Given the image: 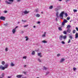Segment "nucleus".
<instances>
[{
    "mask_svg": "<svg viewBox=\"0 0 78 78\" xmlns=\"http://www.w3.org/2000/svg\"><path fill=\"white\" fill-rule=\"evenodd\" d=\"M36 16V17H40V15L39 14H37Z\"/></svg>",
    "mask_w": 78,
    "mask_h": 78,
    "instance_id": "4be33fe9",
    "label": "nucleus"
},
{
    "mask_svg": "<svg viewBox=\"0 0 78 78\" xmlns=\"http://www.w3.org/2000/svg\"><path fill=\"white\" fill-rule=\"evenodd\" d=\"M57 56L58 57L59 56H60V54H58L57 55Z\"/></svg>",
    "mask_w": 78,
    "mask_h": 78,
    "instance_id": "79ce46f5",
    "label": "nucleus"
},
{
    "mask_svg": "<svg viewBox=\"0 0 78 78\" xmlns=\"http://www.w3.org/2000/svg\"><path fill=\"white\" fill-rule=\"evenodd\" d=\"M26 66H27V65H25L24 66V67H26Z\"/></svg>",
    "mask_w": 78,
    "mask_h": 78,
    "instance_id": "6e6d98bb",
    "label": "nucleus"
},
{
    "mask_svg": "<svg viewBox=\"0 0 78 78\" xmlns=\"http://www.w3.org/2000/svg\"><path fill=\"white\" fill-rule=\"evenodd\" d=\"M58 29L59 31H62V29L61 27H58Z\"/></svg>",
    "mask_w": 78,
    "mask_h": 78,
    "instance_id": "a211bd4d",
    "label": "nucleus"
},
{
    "mask_svg": "<svg viewBox=\"0 0 78 78\" xmlns=\"http://www.w3.org/2000/svg\"><path fill=\"white\" fill-rule=\"evenodd\" d=\"M69 19H70V17H69Z\"/></svg>",
    "mask_w": 78,
    "mask_h": 78,
    "instance_id": "680f3d73",
    "label": "nucleus"
},
{
    "mask_svg": "<svg viewBox=\"0 0 78 78\" xmlns=\"http://www.w3.org/2000/svg\"><path fill=\"white\" fill-rule=\"evenodd\" d=\"M34 28H36V26H34Z\"/></svg>",
    "mask_w": 78,
    "mask_h": 78,
    "instance_id": "13d9d810",
    "label": "nucleus"
},
{
    "mask_svg": "<svg viewBox=\"0 0 78 78\" xmlns=\"http://www.w3.org/2000/svg\"><path fill=\"white\" fill-rule=\"evenodd\" d=\"M21 33H24V31H22Z\"/></svg>",
    "mask_w": 78,
    "mask_h": 78,
    "instance_id": "864d4df0",
    "label": "nucleus"
},
{
    "mask_svg": "<svg viewBox=\"0 0 78 78\" xmlns=\"http://www.w3.org/2000/svg\"><path fill=\"white\" fill-rule=\"evenodd\" d=\"M41 14H43V12H41Z\"/></svg>",
    "mask_w": 78,
    "mask_h": 78,
    "instance_id": "0e129e2a",
    "label": "nucleus"
},
{
    "mask_svg": "<svg viewBox=\"0 0 78 78\" xmlns=\"http://www.w3.org/2000/svg\"><path fill=\"white\" fill-rule=\"evenodd\" d=\"M25 38H26V41H27L28 40V36H26L25 37Z\"/></svg>",
    "mask_w": 78,
    "mask_h": 78,
    "instance_id": "5701e85b",
    "label": "nucleus"
},
{
    "mask_svg": "<svg viewBox=\"0 0 78 78\" xmlns=\"http://www.w3.org/2000/svg\"><path fill=\"white\" fill-rule=\"evenodd\" d=\"M5 50L6 51H7L8 50V48H6Z\"/></svg>",
    "mask_w": 78,
    "mask_h": 78,
    "instance_id": "f704fd0d",
    "label": "nucleus"
},
{
    "mask_svg": "<svg viewBox=\"0 0 78 78\" xmlns=\"http://www.w3.org/2000/svg\"><path fill=\"white\" fill-rule=\"evenodd\" d=\"M73 11H74V12H77V10L74 9L73 10Z\"/></svg>",
    "mask_w": 78,
    "mask_h": 78,
    "instance_id": "473e14b6",
    "label": "nucleus"
},
{
    "mask_svg": "<svg viewBox=\"0 0 78 78\" xmlns=\"http://www.w3.org/2000/svg\"><path fill=\"white\" fill-rule=\"evenodd\" d=\"M42 55V53H38V56H40L41 58L42 57V55Z\"/></svg>",
    "mask_w": 78,
    "mask_h": 78,
    "instance_id": "9b49d317",
    "label": "nucleus"
},
{
    "mask_svg": "<svg viewBox=\"0 0 78 78\" xmlns=\"http://www.w3.org/2000/svg\"><path fill=\"white\" fill-rule=\"evenodd\" d=\"M46 32H44V34H43V35H42V37H45L46 36V35H45V34H46Z\"/></svg>",
    "mask_w": 78,
    "mask_h": 78,
    "instance_id": "9d476101",
    "label": "nucleus"
},
{
    "mask_svg": "<svg viewBox=\"0 0 78 78\" xmlns=\"http://www.w3.org/2000/svg\"><path fill=\"white\" fill-rule=\"evenodd\" d=\"M5 19H6V18L3 16H2L0 17V19L2 20H5Z\"/></svg>",
    "mask_w": 78,
    "mask_h": 78,
    "instance_id": "20e7f679",
    "label": "nucleus"
},
{
    "mask_svg": "<svg viewBox=\"0 0 78 78\" xmlns=\"http://www.w3.org/2000/svg\"><path fill=\"white\" fill-rule=\"evenodd\" d=\"M11 66H14V64L13 62L11 63Z\"/></svg>",
    "mask_w": 78,
    "mask_h": 78,
    "instance_id": "a878e982",
    "label": "nucleus"
},
{
    "mask_svg": "<svg viewBox=\"0 0 78 78\" xmlns=\"http://www.w3.org/2000/svg\"><path fill=\"white\" fill-rule=\"evenodd\" d=\"M17 28H18V26H16L14 29L16 30Z\"/></svg>",
    "mask_w": 78,
    "mask_h": 78,
    "instance_id": "3c124183",
    "label": "nucleus"
},
{
    "mask_svg": "<svg viewBox=\"0 0 78 78\" xmlns=\"http://www.w3.org/2000/svg\"><path fill=\"white\" fill-rule=\"evenodd\" d=\"M23 58L26 59L27 58V56H25L23 57Z\"/></svg>",
    "mask_w": 78,
    "mask_h": 78,
    "instance_id": "58836bf2",
    "label": "nucleus"
},
{
    "mask_svg": "<svg viewBox=\"0 0 78 78\" xmlns=\"http://www.w3.org/2000/svg\"><path fill=\"white\" fill-rule=\"evenodd\" d=\"M0 70H5V67L2 65H0Z\"/></svg>",
    "mask_w": 78,
    "mask_h": 78,
    "instance_id": "7ed1b4c3",
    "label": "nucleus"
},
{
    "mask_svg": "<svg viewBox=\"0 0 78 78\" xmlns=\"http://www.w3.org/2000/svg\"><path fill=\"white\" fill-rule=\"evenodd\" d=\"M53 8V6H51L49 7V9H52Z\"/></svg>",
    "mask_w": 78,
    "mask_h": 78,
    "instance_id": "4c0bfd02",
    "label": "nucleus"
},
{
    "mask_svg": "<svg viewBox=\"0 0 78 78\" xmlns=\"http://www.w3.org/2000/svg\"><path fill=\"white\" fill-rule=\"evenodd\" d=\"M28 25H25L24 26V27L25 28L26 27H28Z\"/></svg>",
    "mask_w": 78,
    "mask_h": 78,
    "instance_id": "a19ab883",
    "label": "nucleus"
},
{
    "mask_svg": "<svg viewBox=\"0 0 78 78\" xmlns=\"http://www.w3.org/2000/svg\"><path fill=\"white\" fill-rule=\"evenodd\" d=\"M65 24V23L64 21H63L62 23V25H64Z\"/></svg>",
    "mask_w": 78,
    "mask_h": 78,
    "instance_id": "e433bc0d",
    "label": "nucleus"
},
{
    "mask_svg": "<svg viewBox=\"0 0 78 78\" xmlns=\"http://www.w3.org/2000/svg\"><path fill=\"white\" fill-rule=\"evenodd\" d=\"M66 38L67 36L66 35L63 36V39H66Z\"/></svg>",
    "mask_w": 78,
    "mask_h": 78,
    "instance_id": "dca6fc26",
    "label": "nucleus"
},
{
    "mask_svg": "<svg viewBox=\"0 0 78 78\" xmlns=\"http://www.w3.org/2000/svg\"><path fill=\"white\" fill-rule=\"evenodd\" d=\"M20 23V22H18V24H19V23Z\"/></svg>",
    "mask_w": 78,
    "mask_h": 78,
    "instance_id": "052dcab7",
    "label": "nucleus"
},
{
    "mask_svg": "<svg viewBox=\"0 0 78 78\" xmlns=\"http://www.w3.org/2000/svg\"><path fill=\"white\" fill-rule=\"evenodd\" d=\"M70 40H69V43H70Z\"/></svg>",
    "mask_w": 78,
    "mask_h": 78,
    "instance_id": "5fc2aeb1",
    "label": "nucleus"
},
{
    "mask_svg": "<svg viewBox=\"0 0 78 78\" xmlns=\"http://www.w3.org/2000/svg\"><path fill=\"white\" fill-rule=\"evenodd\" d=\"M38 61H39V62H41V59L39 58H38Z\"/></svg>",
    "mask_w": 78,
    "mask_h": 78,
    "instance_id": "bb28decb",
    "label": "nucleus"
},
{
    "mask_svg": "<svg viewBox=\"0 0 78 78\" xmlns=\"http://www.w3.org/2000/svg\"><path fill=\"white\" fill-rule=\"evenodd\" d=\"M73 69L74 71H75V70H76V68H73Z\"/></svg>",
    "mask_w": 78,
    "mask_h": 78,
    "instance_id": "ea45409f",
    "label": "nucleus"
},
{
    "mask_svg": "<svg viewBox=\"0 0 78 78\" xmlns=\"http://www.w3.org/2000/svg\"><path fill=\"white\" fill-rule=\"evenodd\" d=\"M2 76V77H0V78H3V77H4V76H5V73H2L1 75Z\"/></svg>",
    "mask_w": 78,
    "mask_h": 78,
    "instance_id": "ddd939ff",
    "label": "nucleus"
},
{
    "mask_svg": "<svg viewBox=\"0 0 78 78\" xmlns=\"http://www.w3.org/2000/svg\"><path fill=\"white\" fill-rule=\"evenodd\" d=\"M41 42H42L43 43H47V41L44 40V41H42Z\"/></svg>",
    "mask_w": 78,
    "mask_h": 78,
    "instance_id": "6ab92c4d",
    "label": "nucleus"
},
{
    "mask_svg": "<svg viewBox=\"0 0 78 78\" xmlns=\"http://www.w3.org/2000/svg\"><path fill=\"white\" fill-rule=\"evenodd\" d=\"M41 23V22L40 21H38L37 23L38 24H39V23Z\"/></svg>",
    "mask_w": 78,
    "mask_h": 78,
    "instance_id": "de8ad7c7",
    "label": "nucleus"
},
{
    "mask_svg": "<svg viewBox=\"0 0 78 78\" xmlns=\"http://www.w3.org/2000/svg\"><path fill=\"white\" fill-rule=\"evenodd\" d=\"M58 12H57L56 13V16H57V17H58Z\"/></svg>",
    "mask_w": 78,
    "mask_h": 78,
    "instance_id": "7c9ffc66",
    "label": "nucleus"
},
{
    "mask_svg": "<svg viewBox=\"0 0 78 78\" xmlns=\"http://www.w3.org/2000/svg\"><path fill=\"white\" fill-rule=\"evenodd\" d=\"M16 1L17 2H20L21 1V0H16Z\"/></svg>",
    "mask_w": 78,
    "mask_h": 78,
    "instance_id": "c03bdc74",
    "label": "nucleus"
},
{
    "mask_svg": "<svg viewBox=\"0 0 78 78\" xmlns=\"http://www.w3.org/2000/svg\"><path fill=\"white\" fill-rule=\"evenodd\" d=\"M34 54H35V52H34V51H32V55H34Z\"/></svg>",
    "mask_w": 78,
    "mask_h": 78,
    "instance_id": "393cba45",
    "label": "nucleus"
},
{
    "mask_svg": "<svg viewBox=\"0 0 78 78\" xmlns=\"http://www.w3.org/2000/svg\"><path fill=\"white\" fill-rule=\"evenodd\" d=\"M29 12H27V11L26 10L23 12V13L25 14H28V13H29Z\"/></svg>",
    "mask_w": 78,
    "mask_h": 78,
    "instance_id": "f8f14e48",
    "label": "nucleus"
},
{
    "mask_svg": "<svg viewBox=\"0 0 78 78\" xmlns=\"http://www.w3.org/2000/svg\"><path fill=\"white\" fill-rule=\"evenodd\" d=\"M63 37V35H62L59 37V39L60 41L62 40V38Z\"/></svg>",
    "mask_w": 78,
    "mask_h": 78,
    "instance_id": "423d86ee",
    "label": "nucleus"
},
{
    "mask_svg": "<svg viewBox=\"0 0 78 78\" xmlns=\"http://www.w3.org/2000/svg\"><path fill=\"white\" fill-rule=\"evenodd\" d=\"M8 66H9V65H8V64H6L5 65L4 67L5 70V69H7V68H8Z\"/></svg>",
    "mask_w": 78,
    "mask_h": 78,
    "instance_id": "39448f33",
    "label": "nucleus"
},
{
    "mask_svg": "<svg viewBox=\"0 0 78 78\" xmlns=\"http://www.w3.org/2000/svg\"><path fill=\"white\" fill-rule=\"evenodd\" d=\"M62 0H59V2H61V1H62Z\"/></svg>",
    "mask_w": 78,
    "mask_h": 78,
    "instance_id": "bf43d9fd",
    "label": "nucleus"
},
{
    "mask_svg": "<svg viewBox=\"0 0 78 78\" xmlns=\"http://www.w3.org/2000/svg\"><path fill=\"white\" fill-rule=\"evenodd\" d=\"M43 69H44V70H47V69L48 68L47 67H43Z\"/></svg>",
    "mask_w": 78,
    "mask_h": 78,
    "instance_id": "72a5a7b5",
    "label": "nucleus"
},
{
    "mask_svg": "<svg viewBox=\"0 0 78 78\" xmlns=\"http://www.w3.org/2000/svg\"><path fill=\"white\" fill-rule=\"evenodd\" d=\"M11 76H8L7 77L8 78H11Z\"/></svg>",
    "mask_w": 78,
    "mask_h": 78,
    "instance_id": "8fccbe9b",
    "label": "nucleus"
},
{
    "mask_svg": "<svg viewBox=\"0 0 78 78\" xmlns=\"http://www.w3.org/2000/svg\"><path fill=\"white\" fill-rule=\"evenodd\" d=\"M8 25V23H6V24H4V26H5V27H6V26H7Z\"/></svg>",
    "mask_w": 78,
    "mask_h": 78,
    "instance_id": "2f4dec72",
    "label": "nucleus"
},
{
    "mask_svg": "<svg viewBox=\"0 0 78 78\" xmlns=\"http://www.w3.org/2000/svg\"><path fill=\"white\" fill-rule=\"evenodd\" d=\"M7 12H7V11H4V13H7Z\"/></svg>",
    "mask_w": 78,
    "mask_h": 78,
    "instance_id": "49530a36",
    "label": "nucleus"
},
{
    "mask_svg": "<svg viewBox=\"0 0 78 78\" xmlns=\"http://www.w3.org/2000/svg\"><path fill=\"white\" fill-rule=\"evenodd\" d=\"M65 61V59L64 58H61L60 61V62H63L64 61Z\"/></svg>",
    "mask_w": 78,
    "mask_h": 78,
    "instance_id": "6e6552de",
    "label": "nucleus"
},
{
    "mask_svg": "<svg viewBox=\"0 0 78 78\" xmlns=\"http://www.w3.org/2000/svg\"><path fill=\"white\" fill-rule=\"evenodd\" d=\"M68 0H67L66 1V2H67L68 1Z\"/></svg>",
    "mask_w": 78,
    "mask_h": 78,
    "instance_id": "e2e57ef3",
    "label": "nucleus"
},
{
    "mask_svg": "<svg viewBox=\"0 0 78 78\" xmlns=\"http://www.w3.org/2000/svg\"><path fill=\"white\" fill-rule=\"evenodd\" d=\"M56 20H57V18H56Z\"/></svg>",
    "mask_w": 78,
    "mask_h": 78,
    "instance_id": "338daca9",
    "label": "nucleus"
},
{
    "mask_svg": "<svg viewBox=\"0 0 78 78\" xmlns=\"http://www.w3.org/2000/svg\"><path fill=\"white\" fill-rule=\"evenodd\" d=\"M5 2L7 4H9V5H10V4H11V3L8 2V1H6Z\"/></svg>",
    "mask_w": 78,
    "mask_h": 78,
    "instance_id": "4468645a",
    "label": "nucleus"
},
{
    "mask_svg": "<svg viewBox=\"0 0 78 78\" xmlns=\"http://www.w3.org/2000/svg\"><path fill=\"white\" fill-rule=\"evenodd\" d=\"M78 33H76L75 34V38H78Z\"/></svg>",
    "mask_w": 78,
    "mask_h": 78,
    "instance_id": "f3484780",
    "label": "nucleus"
},
{
    "mask_svg": "<svg viewBox=\"0 0 78 78\" xmlns=\"http://www.w3.org/2000/svg\"><path fill=\"white\" fill-rule=\"evenodd\" d=\"M65 15L66 16V17H67V16H68L67 13H65Z\"/></svg>",
    "mask_w": 78,
    "mask_h": 78,
    "instance_id": "37998d69",
    "label": "nucleus"
},
{
    "mask_svg": "<svg viewBox=\"0 0 78 78\" xmlns=\"http://www.w3.org/2000/svg\"><path fill=\"white\" fill-rule=\"evenodd\" d=\"M71 26H70V25H69V28H71Z\"/></svg>",
    "mask_w": 78,
    "mask_h": 78,
    "instance_id": "603ef678",
    "label": "nucleus"
},
{
    "mask_svg": "<svg viewBox=\"0 0 78 78\" xmlns=\"http://www.w3.org/2000/svg\"><path fill=\"white\" fill-rule=\"evenodd\" d=\"M8 1L10 2H13L14 0H9Z\"/></svg>",
    "mask_w": 78,
    "mask_h": 78,
    "instance_id": "c756f323",
    "label": "nucleus"
},
{
    "mask_svg": "<svg viewBox=\"0 0 78 78\" xmlns=\"http://www.w3.org/2000/svg\"><path fill=\"white\" fill-rule=\"evenodd\" d=\"M22 76L23 75H17L16 76V77H17V78H21L22 77Z\"/></svg>",
    "mask_w": 78,
    "mask_h": 78,
    "instance_id": "0eeeda50",
    "label": "nucleus"
},
{
    "mask_svg": "<svg viewBox=\"0 0 78 78\" xmlns=\"http://www.w3.org/2000/svg\"><path fill=\"white\" fill-rule=\"evenodd\" d=\"M1 63L2 64V65L4 66V65H5V61H2Z\"/></svg>",
    "mask_w": 78,
    "mask_h": 78,
    "instance_id": "2eb2a0df",
    "label": "nucleus"
},
{
    "mask_svg": "<svg viewBox=\"0 0 78 78\" xmlns=\"http://www.w3.org/2000/svg\"><path fill=\"white\" fill-rule=\"evenodd\" d=\"M16 30L15 29H13L12 30V32L13 33V34H15V33L16 32Z\"/></svg>",
    "mask_w": 78,
    "mask_h": 78,
    "instance_id": "1a4fd4ad",
    "label": "nucleus"
},
{
    "mask_svg": "<svg viewBox=\"0 0 78 78\" xmlns=\"http://www.w3.org/2000/svg\"><path fill=\"white\" fill-rule=\"evenodd\" d=\"M37 78H39V77H37Z\"/></svg>",
    "mask_w": 78,
    "mask_h": 78,
    "instance_id": "774afa93",
    "label": "nucleus"
},
{
    "mask_svg": "<svg viewBox=\"0 0 78 78\" xmlns=\"http://www.w3.org/2000/svg\"><path fill=\"white\" fill-rule=\"evenodd\" d=\"M23 73L25 75H27V72H24Z\"/></svg>",
    "mask_w": 78,
    "mask_h": 78,
    "instance_id": "a18cd8bd",
    "label": "nucleus"
},
{
    "mask_svg": "<svg viewBox=\"0 0 78 78\" xmlns=\"http://www.w3.org/2000/svg\"><path fill=\"white\" fill-rule=\"evenodd\" d=\"M73 36L72 35H69V38H70V39H73Z\"/></svg>",
    "mask_w": 78,
    "mask_h": 78,
    "instance_id": "aec40b11",
    "label": "nucleus"
},
{
    "mask_svg": "<svg viewBox=\"0 0 78 78\" xmlns=\"http://www.w3.org/2000/svg\"><path fill=\"white\" fill-rule=\"evenodd\" d=\"M76 32V30H74L73 31V33L74 34H75V32Z\"/></svg>",
    "mask_w": 78,
    "mask_h": 78,
    "instance_id": "cd10ccee",
    "label": "nucleus"
},
{
    "mask_svg": "<svg viewBox=\"0 0 78 78\" xmlns=\"http://www.w3.org/2000/svg\"><path fill=\"white\" fill-rule=\"evenodd\" d=\"M63 22L65 23H66L67 22H68V21H67V20H66V19H64V20Z\"/></svg>",
    "mask_w": 78,
    "mask_h": 78,
    "instance_id": "412c9836",
    "label": "nucleus"
},
{
    "mask_svg": "<svg viewBox=\"0 0 78 78\" xmlns=\"http://www.w3.org/2000/svg\"><path fill=\"white\" fill-rule=\"evenodd\" d=\"M70 22H72V21H70Z\"/></svg>",
    "mask_w": 78,
    "mask_h": 78,
    "instance_id": "69168bd1",
    "label": "nucleus"
},
{
    "mask_svg": "<svg viewBox=\"0 0 78 78\" xmlns=\"http://www.w3.org/2000/svg\"><path fill=\"white\" fill-rule=\"evenodd\" d=\"M67 30H66V31H64L63 32V33L64 34H67V33L69 31V25H68L67 26V27H66Z\"/></svg>",
    "mask_w": 78,
    "mask_h": 78,
    "instance_id": "f257e3e1",
    "label": "nucleus"
},
{
    "mask_svg": "<svg viewBox=\"0 0 78 78\" xmlns=\"http://www.w3.org/2000/svg\"><path fill=\"white\" fill-rule=\"evenodd\" d=\"M61 43L62 44H65V42L64 41H62Z\"/></svg>",
    "mask_w": 78,
    "mask_h": 78,
    "instance_id": "c9c22d12",
    "label": "nucleus"
},
{
    "mask_svg": "<svg viewBox=\"0 0 78 78\" xmlns=\"http://www.w3.org/2000/svg\"><path fill=\"white\" fill-rule=\"evenodd\" d=\"M67 20H69V17H68L67 18Z\"/></svg>",
    "mask_w": 78,
    "mask_h": 78,
    "instance_id": "4d7b16f0",
    "label": "nucleus"
},
{
    "mask_svg": "<svg viewBox=\"0 0 78 78\" xmlns=\"http://www.w3.org/2000/svg\"><path fill=\"white\" fill-rule=\"evenodd\" d=\"M64 12H62L60 14L59 16L62 19H63V15H64Z\"/></svg>",
    "mask_w": 78,
    "mask_h": 78,
    "instance_id": "f03ea898",
    "label": "nucleus"
},
{
    "mask_svg": "<svg viewBox=\"0 0 78 78\" xmlns=\"http://www.w3.org/2000/svg\"><path fill=\"white\" fill-rule=\"evenodd\" d=\"M22 21L24 22H27V21H26V20L23 21V20H22Z\"/></svg>",
    "mask_w": 78,
    "mask_h": 78,
    "instance_id": "09e8293b",
    "label": "nucleus"
},
{
    "mask_svg": "<svg viewBox=\"0 0 78 78\" xmlns=\"http://www.w3.org/2000/svg\"><path fill=\"white\" fill-rule=\"evenodd\" d=\"M50 73V72L49 71H48L46 73V75H48V74H49Z\"/></svg>",
    "mask_w": 78,
    "mask_h": 78,
    "instance_id": "c85d7f7f",
    "label": "nucleus"
},
{
    "mask_svg": "<svg viewBox=\"0 0 78 78\" xmlns=\"http://www.w3.org/2000/svg\"><path fill=\"white\" fill-rule=\"evenodd\" d=\"M35 11L36 12H39V9H37L35 10Z\"/></svg>",
    "mask_w": 78,
    "mask_h": 78,
    "instance_id": "b1692460",
    "label": "nucleus"
}]
</instances>
